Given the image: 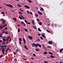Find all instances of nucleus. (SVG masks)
I'll return each instance as SVG.
<instances>
[{
    "mask_svg": "<svg viewBox=\"0 0 63 63\" xmlns=\"http://www.w3.org/2000/svg\"><path fill=\"white\" fill-rule=\"evenodd\" d=\"M47 47L48 48H51V47L49 46H47Z\"/></svg>",
    "mask_w": 63,
    "mask_h": 63,
    "instance_id": "23",
    "label": "nucleus"
},
{
    "mask_svg": "<svg viewBox=\"0 0 63 63\" xmlns=\"http://www.w3.org/2000/svg\"><path fill=\"white\" fill-rule=\"evenodd\" d=\"M40 10L41 11H44V9L42 7H41V9Z\"/></svg>",
    "mask_w": 63,
    "mask_h": 63,
    "instance_id": "13",
    "label": "nucleus"
},
{
    "mask_svg": "<svg viewBox=\"0 0 63 63\" xmlns=\"http://www.w3.org/2000/svg\"><path fill=\"white\" fill-rule=\"evenodd\" d=\"M7 24L6 23H5V27H6V26H7Z\"/></svg>",
    "mask_w": 63,
    "mask_h": 63,
    "instance_id": "54",
    "label": "nucleus"
},
{
    "mask_svg": "<svg viewBox=\"0 0 63 63\" xmlns=\"http://www.w3.org/2000/svg\"><path fill=\"white\" fill-rule=\"evenodd\" d=\"M1 14H4V12H2Z\"/></svg>",
    "mask_w": 63,
    "mask_h": 63,
    "instance_id": "57",
    "label": "nucleus"
},
{
    "mask_svg": "<svg viewBox=\"0 0 63 63\" xmlns=\"http://www.w3.org/2000/svg\"><path fill=\"white\" fill-rule=\"evenodd\" d=\"M28 38H29V39H30L31 40L33 39V37L30 35L28 36Z\"/></svg>",
    "mask_w": 63,
    "mask_h": 63,
    "instance_id": "3",
    "label": "nucleus"
},
{
    "mask_svg": "<svg viewBox=\"0 0 63 63\" xmlns=\"http://www.w3.org/2000/svg\"><path fill=\"white\" fill-rule=\"evenodd\" d=\"M13 19L14 20H15V21H16V19L15 18H13Z\"/></svg>",
    "mask_w": 63,
    "mask_h": 63,
    "instance_id": "15",
    "label": "nucleus"
},
{
    "mask_svg": "<svg viewBox=\"0 0 63 63\" xmlns=\"http://www.w3.org/2000/svg\"><path fill=\"white\" fill-rule=\"evenodd\" d=\"M38 36H41V34H38Z\"/></svg>",
    "mask_w": 63,
    "mask_h": 63,
    "instance_id": "56",
    "label": "nucleus"
},
{
    "mask_svg": "<svg viewBox=\"0 0 63 63\" xmlns=\"http://www.w3.org/2000/svg\"><path fill=\"white\" fill-rule=\"evenodd\" d=\"M5 25H3V28H4L5 27Z\"/></svg>",
    "mask_w": 63,
    "mask_h": 63,
    "instance_id": "59",
    "label": "nucleus"
},
{
    "mask_svg": "<svg viewBox=\"0 0 63 63\" xmlns=\"http://www.w3.org/2000/svg\"><path fill=\"white\" fill-rule=\"evenodd\" d=\"M36 45H37V44H35V43H34L33 44H32V46L33 47H36Z\"/></svg>",
    "mask_w": 63,
    "mask_h": 63,
    "instance_id": "4",
    "label": "nucleus"
},
{
    "mask_svg": "<svg viewBox=\"0 0 63 63\" xmlns=\"http://www.w3.org/2000/svg\"><path fill=\"white\" fill-rule=\"evenodd\" d=\"M31 59H34V58H31Z\"/></svg>",
    "mask_w": 63,
    "mask_h": 63,
    "instance_id": "63",
    "label": "nucleus"
},
{
    "mask_svg": "<svg viewBox=\"0 0 63 63\" xmlns=\"http://www.w3.org/2000/svg\"><path fill=\"white\" fill-rule=\"evenodd\" d=\"M20 31V30L19 29H18V32H19Z\"/></svg>",
    "mask_w": 63,
    "mask_h": 63,
    "instance_id": "30",
    "label": "nucleus"
},
{
    "mask_svg": "<svg viewBox=\"0 0 63 63\" xmlns=\"http://www.w3.org/2000/svg\"><path fill=\"white\" fill-rule=\"evenodd\" d=\"M3 56V55H1L0 56V58H1V57H2Z\"/></svg>",
    "mask_w": 63,
    "mask_h": 63,
    "instance_id": "35",
    "label": "nucleus"
},
{
    "mask_svg": "<svg viewBox=\"0 0 63 63\" xmlns=\"http://www.w3.org/2000/svg\"><path fill=\"white\" fill-rule=\"evenodd\" d=\"M24 47H25V49H27V50H28V48H27L26 46L24 45Z\"/></svg>",
    "mask_w": 63,
    "mask_h": 63,
    "instance_id": "10",
    "label": "nucleus"
},
{
    "mask_svg": "<svg viewBox=\"0 0 63 63\" xmlns=\"http://www.w3.org/2000/svg\"><path fill=\"white\" fill-rule=\"evenodd\" d=\"M14 54H15V55H16V53L15 52H14Z\"/></svg>",
    "mask_w": 63,
    "mask_h": 63,
    "instance_id": "52",
    "label": "nucleus"
},
{
    "mask_svg": "<svg viewBox=\"0 0 63 63\" xmlns=\"http://www.w3.org/2000/svg\"><path fill=\"white\" fill-rule=\"evenodd\" d=\"M42 46L43 47L44 49H45V50H47V49H46V48H45V46H44V45L42 44Z\"/></svg>",
    "mask_w": 63,
    "mask_h": 63,
    "instance_id": "5",
    "label": "nucleus"
},
{
    "mask_svg": "<svg viewBox=\"0 0 63 63\" xmlns=\"http://www.w3.org/2000/svg\"><path fill=\"white\" fill-rule=\"evenodd\" d=\"M18 49H17L16 50V52H18Z\"/></svg>",
    "mask_w": 63,
    "mask_h": 63,
    "instance_id": "37",
    "label": "nucleus"
},
{
    "mask_svg": "<svg viewBox=\"0 0 63 63\" xmlns=\"http://www.w3.org/2000/svg\"><path fill=\"white\" fill-rule=\"evenodd\" d=\"M28 24H30V23L29 22H28Z\"/></svg>",
    "mask_w": 63,
    "mask_h": 63,
    "instance_id": "58",
    "label": "nucleus"
},
{
    "mask_svg": "<svg viewBox=\"0 0 63 63\" xmlns=\"http://www.w3.org/2000/svg\"><path fill=\"white\" fill-rule=\"evenodd\" d=\"M37 41H40V40L39 39H37Z\"/></svg>",
    "mask_w": 63,
    "mask_h": 63,
    "instance_id": "55",
    "label": "nucleus"
},
{
    "mask_svg": "<svg viewBox=\"0 0 63 63\" xmlns=\"http://www.w3.org/2000/svg\"><path fill=\"white\" fill-rule=\"evenodd\" d=\"M2 51H5V49L3 48L2 49Z\"/></svg>",
    "mask_w": 63,
    "mask_h": 63,
    "instance_id": "39",
    "label": "nucleus"
},
{
    "mask_svg": "<svg viewBox=\"0 0 63 63\" xmlns=\"http://www.w3.org/2000/svg\"><path fill=\"white\" fill-rule=\"evenodd\" d=\"M38 31H40V32H41V31H42L41 30V29H40L39 28H38Z\"/></svg>",
    "mask_w": 63,
    "mask_h": 63,
    "instance_id": "25",
    "label": "nucleus"
},
{
    "mask_svg": "<svg viewBox=\"0 0 63 63\" xmlns=\"http://www.w3.org/2000/svg\"><path fill=\"white\" fill-rule=\"evenodd\" d=\"M18 13L20 14L21 15H22V13H21V12H20V11H18Z\"/></svg>",
    "mask_w": 63,
    "mask_h": 63,
    "instance_id": "26",
    "label": "nucleus"
},
{
    "mask_svg": "<svg viewBox=\"0 0 63 63\" xmlns=\"http://www.w3.org/2000/svg\"><path fill=\"white\" fill-rule=\"evenodd\" d=\"M21 23H22V24H24V22L22 21L21 22Z\"/></svg>",
    "mask_w": 63,
    "mask_h": 63,
    "instance_id": "50",
    "label": "nucleus"
},
{
    "mask_svg": "<svg viewBox=\"0 0 63 63\" xmlns=\"http://www.w3.org/2000/svg\"><path fill=\"white\" fill-rule=\"evenodd\" d=\"M25 21L26 23H27L28 22L27 21V20H25Z\"/></svg>",
    "mask_w": 63,
    "mask_h": 63,
    "instance_id": "38",
    "label": "nucleus"
},
{
    "mask_svg": "<svg viewBox=\"0 0 63 63\" xmlns=\"http://www.w3.org/2000/svg\"><path fill=\"white\" fill-rule=\"evenodd\" d=\"M25 30L26 32H27V31H28V30L27 29H25Z\"/></svg>",
    "mask_w": 63,
    "mask_h": 63,
    "instance_id": "32",
    "label": "nucleus"
},
{
    "mask_svg": "<svg viewBox=\"0 0 63 63\" xmlns=\"http://www.w3.org/2000/svg\"><path fill=\"white\" fill-rule=\"evenodd\" d=\"M38 13L39 14H40V15H43V14L39 12V11H38Z\"/></svg>",
    "mask_w": 63,
    "mask_h": 63,
    "instance_id": "9",
    "label": "nucleus"
},
{
    "mask_svg": "<svg viewBox=\"0 0 63 63\" xmlns=\"http://www.w3.org/2000/svg\"><path fill=\"white\" fill-rule=\"evenodd\" d=\"M23 40L24 41V42L25 43H26V41H25V40L24 38H23Z\"/></svg>",
    "mask_w": 63,
    "mask_h": 63,
    "instance_id": "16",
    "label": "nucleus"
},
{
    "mask_svg": "<svg viewBox=\"0 0 63 63\" xmlns=\"http://www.w3.org/2000/svg\"><path fill=\"white\" fill-rule=\"evenodd\" d=\"M48 53L49 54H51V55H53V53L51 52H49Z\"/></svg>",
    "mask_w": 63,
    "mask_h": 63,
    "instance_id": "14",
    "label": "nucleus"
},
{
    "mask_svg": "<svg viewBox=\"0 0 63 63\" xmlns=\"http://www.w3.org/2000/svg\"><path fill=\"white\" fill-rule=\"evenodd\" d=\"M44 62L45 63H48V62H47L46 61H44Z\"/></svg>",
    "mask_w": 63,
    "mask_h": 63,
    "instance_id": "40",
    "label": "nucleus"
},
{
    "mask_svg": "<svg viewBox=\"0 0 63 63\" xmlns=\"http://www.w3.org/2000/svg\"><path fill=\"white\" fill-rule=\"evenodd\" d=\"M11 38H10V39L9 40V41H11Z\"/></svg>",
    "mask_w": 63,
    "mask_h": 63,
    "instance_id": "53",
    "label": "nucleus"
},
{
    "mask_svg": "<svg viewBox=\"0 0 63 63\" xmlns=\"http://www.w3.org/2000/svg\"><path fill=\"white\" fill-rule=\"evenodd\" d=\"M36 20H37V21H40V20H39V19H36Z\"/></svg>",
    "mask_w": 63,
    "mask_h": 63,
    "instance_id": "44",
    "label": "nucleus"
},
{
    "mask_svg": "<svg viewBox=\"0 0 63 63\" xmlns=\"http://www.w3.org/2000/svg\"><path fill=\"white\" fill-rule=\"evenodd\" d=\"M0 47H4V46H0Z\"/></svg>",
    "mask_w": 63,
    "mask_h": 63,
    "instance_id": "34",
    "label": "nucleus"
},
{
    "mask_svg": "<svg viewBox=\"0 0 63 63\" xmlns=\"http://www.w3.org/2000/svg\"><path fill=\"white\" fill-rule=\"evenodd\" d=\"M35 16H36L37 17H38V15H37V14H35Z\"/></svg>",
    "mask_w": 63,
    "mask_h": 63,
    "instance_id": "43",
    "label": "nucleus"
},
{
    "mask_svg": "<svg viewBox=\"0 0 63 63\" xmlns=\"http://www.w3.org/2000/svg\"><path fill=\"white\" fill-rule=\"evenodd\" d=\"M50 57L52 58H55V57L54 56H53L52 55H50Z\"/></svg>",
    "mask_w": 63,
    "mask_h": 63,
    "instance_id": "8",
    "label": "nucleus"
},
{
    "mask_svg": "<svg viewBox=\"0 0 63 63\" xmlns=\"http://www.w3.org/2000/svg\"><path fill=\"white\" fill-rule=\"evenodd\" d=\"M29 2L30 3H32V1L31 0H29Z\"/></svg>",
    "mask_w": 63,
    "mask_h": 63,
    "instance_id": "48",
    "label": "nucleus"
},
{
    "mask_svg": "<svg viewBox=\"0 0 63 63\" xmlns=\"http://www.w3.org/2000/svg\"><path fill=\"white\" fill-rule=\"evenodd\" d=\"M24 7H25L26 8H27V9H29V7L27 5H25Z\"/></svg>",
    "mask_w": 63,
    "mask_h": 63,
    "instance_id": "6",
    "label": "nucleus"
},
{
    "mask_svg": "<svg viewBox=\"0 0 63 63\" xmlns=\"http://www.w3.org/2000/svg\"><path fill=\"white\" fill-rule=\"evenodd\" d=\"M4 52H5L4 51H2V53L3 54H5V53H4Z\"/></svg>",
    "mask_w": 63,
    "mask_h": 63,
    "instance_id": "42",
    "label": "nucleus"
},
{
    "mask_svg": "<svg viewBox=\"0 0 63 63\" xmlns=\"http://www.w3.org/2000/svg\"><path fill=\"white\" fill-rule=\"evenodd\" d=\"M48 43L49 44H50V45H52V44H53L52 42L50 41H49L48 42Z\"/></svg>",
    "mask_w": 63,
    "mask_h": 63,
    "instance_id": "7",
    "label": "nucleus"
},
{
    "mask_svg": "<svg viewBox=\"0 0 63 63\" xmlns=\"http://www.w3.org/2000/svg\"><path fill=\"white\" fill-rule=\"evenodd\" d=\"M19 41H22V39H21V38L20 37L19 38Z\"/></svg>",
    "mask_w": 63,
    "mask_h": 63,
    "instance_id": "18",
    "label": "nucleus"
},
{
    "mask_svg": "<svg viewBox=\"0 0 63 63\" xmlns=\"http://www.w3.org/2000/svg\"><path fill=\"white\" fill-rule=\"evenodd\" d=\"M42 37H44V38H46V36L44 35L43 34H42Z\"/></svg>",
    "mask_w": 63,
    "mask_h": 63,
    "instance_id": "20",
    "label": "nucleus"
},
{
    "mask_svg": "<svg viewBox=\"0 0 63 63\" xmlns=\"http://www.w3.org/2000/svg\"><path fill=\"white\" fill-rule=\"evenodd\" d=\"M36 9H37V10H38V7H36Z\"/></svg>",
    "mask_w": 63,
    "mask_h": 63,
    "instance_id": "64",
    "label": "nucleus"
},
{
    "mask_svg": "<svg viewBox=\"0 0 63 63\" xmlns=\"http://www.w3.org/2000/svg\"><path fill=\"white\" fill-rule=\"evenodd\" d=\"M19 18H20V19H21V20L22 19V18H21V16H19Z\"/></svg>",
    "mask_w": 63,
    "mask_h": 63,
    "instance_id": "31",
    "label": "nucleus"
},
{
    "mask_svg": "<svg viewBox=\"0 0 63 63\" xmlns=\"http://www.w3.org/2000/svg\"><path fill=\"white\" fill-rule=\"evenodd\" d=\"M5 34H8V32H5Z\"/></svg>",
    "mask_w": 63,
    "mask_h": 63,
    "instance_id": "41",
    "label": "nucleus"
},
{
    "mask_svg": "<svg viewBox=\"0 0 63 63\" xmlns=\"http://www.w3.org/2000/svg\"><path fill=\"white\" fill-rule=\"evenodd\" d=\"M40 39H41V40H43V37H40Z\"/></svg>",
    "mask_w": 63,
    "mask_h": 63,
    "instance_id": "47",
    "label": "nucleus"
},
{
    "mask_svg": "<svg viewBox=\"0 0 63 63\" xmlns=\"http://www.w3.org/2000/svg\"><path fill=\"white\" fill-rule=\"evenodd\" d=\"M9 40V38H7L6 39V40Z\"/></svg>",
    "mask_w": 63,
    "mask_h": 63,
    "instance_id": "62",
    "label": "nucleus"
},
{
    "mask_svg": "<svg viewBox=\"0 0 63 63\" xmlns=\"http://www.w3.org/2000/svg\"><path fill=\"white\" fill-rule=\"evenodd\" d=\"M63 48H62L60 50V52L61 53L62 52V50H63Z\"/></svg>",
    "mask_w": 63,
    "mask_h": 63,
    "instance_id": "11",
    "label": "nucleus"
},
{
    "mask_svg": "<svg viewBox=\"0 0 63 63\" xmlns=\"http://www.w3.org/2000/svg\"><path fill=\"white\" fill-rule=\"evenodd\" d=\"M19 44H20V45L21 44V41H19Z\"/></svg>",
    "mask_w": 63,
    "mask_h": 63,
    "instance_id": "45",
    "label": "nucleus"
},
{
    "mask_svg": "<svg viewBox=\"0 0 63 63\" xmlns=\"http://www.w3.org/2000/svg\"><path fill=\"white\" fill-rule=\"evenodd\" d=\"M2 40H3V42H5L6 41V39L5 38H3L2 39Z\"/></svg>",
    "mask_w": 63,
    "mask_h": 63,
    "instance_id": "12",
    "label": "nucleus"
},
{
    "mask_svg": "<svg viewBox=\"0 0 63 63\" xmlns=\"http://www.w3.org/2000/svg\"><path fill=\"white\" fill-rule=\"evenodd\" d=\"M21 17H22V19H24V17H23V16H22V15H21Z\"/></svg>",
    "mask_w": 63,
    "mask_h": 63,
    "instance_id": "22",
    "label": "nucleus"
},
{
    "mask_svg": "<svg viewBox=\"0 0 63 63\" xmlns=\"http://www.w3.org/2000/svg\"><path fill=\"white\" fill-rule=\"evenodd\" d=\"M2 22L3 24H5V21L4 20H3V21H2Z\"/></svg>",
    "mask_w": 63,
    "mask_h": 63,
    "instance_id": "27",
    "label": "nucleus"
},
{
    "mask_svg": "<svg viewBox=\"0 0 63 63\" xmlns=\"http://www.w3.org/2000/svg\"><path fill=\"white\" fill-rule=\"evenodd\" d=\"M1 42H2V41L1 40H0V43H1Z\"/></svg>",
    "mask_w": 63,
    "mask_h": 63,
    "instance_id": "60",
    "label": "nucleus"
},
{
    "mask_svg": "<svg viewBox=\"0 0 63 63\" xmlns=\"http://www.w3.org/2000/svg\"><path fill=\"white\" fill-rule=\"evenodd\" d=\"M46 31L48 33H50V31H49L48 30H47Z\"/></svg>",
    "mask_w": 63,
    "mask_h": 63,
    "instance_id": "19",
    "label": "nucleus"
},
{
    "mask_svg": "<svg viewBox=\"0 0 63 63\" xmlns=\"http://www.w3.org/2000/svg\"><path fill=\"white\" fill-rule=\"evenodd\" d=\"M30 13L31 15H32V13L31 12H30Z\"/></svg>",
    "mask_w": 63,
    "mask_h": 63,
    "instance_id": "51",
    "label": "nucleus"
},
{
    "mask_svg": "<svg viewBox=\"0 0 63 63\" xmlns=\"http://www.w3.org/2000/svg\"><path fill=\"white\" fill-rule=\"evenodd\" d=\"M3 28V26H0V29H2Z\"/></svg>",
    "mask_w": 63,
    "mask_h": 63,
    "instance_id": "33",
    "label": "nucleus"
},
{
    "mask_svg": "<svg viewBox=\"0 0 63 63\" xmlns=\"http://www.w3.org/2000/svg\"><path fill=\"white\" fill-rule=\"evenodd\" d=\"M26 11L28 14H30V12H29V11L27 10Z\"/></svg>",
    "mask_w": 63,
    "mask_h": 63,
    "instance_id": "17",
    "label": "nucleus"
},
{
    "mask_svg": "<svg viewBox=\"0 0 63 63\" xmlns=\"http://www.w3.org/2000/svg\"><path fill=\"white\" fill-rule=\"evenodd\" d=\"M38 46L40 47H42V46H41V45L38 43H37L36 45V47H38Z\"/></svg>",
    "mask_w": 63,
    "mask_h": 63,
    "instance_id": "2",
    "label": "nucleus"
},
{
    "mask_svg": "<svg viewBox=\"0 0 63 63\" xmlns=\"http://www.w3.org/2000/svg\"><path fill=\"white\" fill-rule=\"evenodd\" d=\"M35 50L36 51H39V49H35Z\"/></svg>",
    "mask_w": 63,
    "mask_h": 63,
    "instance_id": "28",
    "label": "nucleus"
},
{
    "mask_svg": "<svg viewBox=\"0 0 63 63\" xmlns=\"http://www.w3.org/2000/svg\"><path fill=\"white\" fill-rule=\"evenodd\" d=\"M42 22H40L39 23V25H42Z\"/></svg>",
    "mask_w": 63,
    "mask_h": 63,
    "instance_id": "29",
    "label": "nucleus"
},
{
    "mask_svg": "<svg viewBox=\"0 0 63 63\" xmlns=\"http://www.w3.org/2000/svg\"><path fill=\"white\" fill-rule=\"evenodd\" d=\"M44 54H47V52H44Z\"/></svg>",
    "mask_w": 63,
    "mask_h": 63,
    "instance_id": "21",
    "label": "nucleus"
},
{
    "mask_svg": "<svg viewBox=\"0 0 63 63\" xmlns=\"http://www.w3.org/2000/svg\"><path fill=\"white\" fill-rule=\"evenodd\" d=\"M17 5L18 6V7H21V5H19V4H17Z\"/></svg>",
    "mask_w": 63,
    "mask_h": 63,
    "instance_id": "24",
    "label": "nucleus"
},
{
    "mask_svg": "<svg viewBox=\"0 0 63 63\" xmlns=\"http://www.w3.org/2000/svg\"><path fill=\"white\" fill-rule=\"evenodd\" d=\"M5 29H6V30H7V29H8V28L7 27H5L4 28Z\"/></svg>",
    "mask_w": 63,
    "mask_h": 63,
    "instance_id": "46",
    "label": "nucleus"
},
{
    "mask_svg": "<svg viewBox=\"0 0 63 63\" xmlns=\"http://www.w3.org/2000/svg\"><path fill=\"white\" fill-rule=\"evenodd\" d=\"M33 55L34 56H36V55L35 54V53H33Z\"/></svg>",
    "mask_w": 63,
    "mask_h": 63,
    "instance_id": "36",
    "label": "nucleus"
},
{
    "mask_svg": "<svg viewBox=\"0 0 63 63\" xmlns=\"http://www.w3.org/2000/svg\"><path fill=\"white\" fill-rule=\"evenodd\" d=\"M1 20H2V21H4V19H1Z\"/></svg>",
    "mask_w": 63,
    "mask_h": 63,
    "instance_id": "61",
    "label": "nucleus"
},
{
    "mask_svg": "<svg viewBox=\"0 0 63 63\" xmlns=\"http://www.w3.org/2000/svg\"><path fill=\"white\" fill-rule=\"evenodd\" d=\"M5 5L6 6H7L8 7H9L10 8H13V5L9 4H5Z\"/></svg>",
    "mask_w": 63,
    "mask_h": 63,
    "instance_id": "1",
    "label": "nucleus"
},
{
    "mask_svg": "<svg viewBox=\"0 0 63 63\" xmlns=\"http://www.w3.org/2000/svg\"><path fill=\"white\" fill-rule=\"evenodd\" d=\"M8 47V46L7 47V50H8L9 49V48Z\"/></svg>",
    "mask_w": 63,
    "mask_h": 63,
    "instance_id": "49",
    "label": "nucleus"
}]
</instances>
